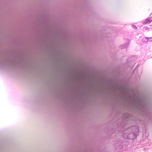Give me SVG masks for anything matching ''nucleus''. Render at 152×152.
Here are the masks:
<instances>
[{
	"mask_svg": "<svg viewBox=\"0 0 152 152\" xmlns=\"http://www.w3.org/2000/svg\"><path fill=\"white\" fill-rule=\"evenodd\" d=\"M152 21V18H147L145 20L146 23H151Z\"/></svg>",
	"mask_w": 152,
	"mask_h": 152,
	"instance_id": "f257e3e1",
	"label": "nucleus"
},
{
	"mask_svg": "<svg viewBox=\"0 0 152 152\" xmlns=\"http://www.w3.org/2000/svg\"><path fill=\"white\" fill-rule=\"evenodd\" d=\"M148 41V39L147 38L144 37L142 39V41L143 42H147Z\"/></svg>",
	"mask_w": 152,
	"mask_h": 152,
	"instance_id": "f03ea898",
	"label": "nucleus"
}]
</instances>
